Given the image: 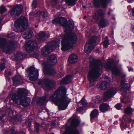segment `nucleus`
Returning a JSON list of instances; mask_svg holds the SVG:
<instances>
[{
	"instance_id": "nucleus-17",
	"label": "nucleus",
	"mask_w": 134,
	"mask_h": 134,
	"mask_svg": "<svg viewBox=\"0 0 134 134\" xmlns=\"http://www.w3.org/2000/svg\"><path fill=\"white\" fill-rule=\"evenodd\" d=\"M125 80L124 79H122L121 82V88L120 91L121 92L126 93L127 90H129V88L128 86V83L125 82Z\"/></svg>"
},
{
	"instance_id": "nucleus-6",
	"label": "nucleus",
	"mask_w": 134,
	"mask_h": 134,
	"mask_svg": "<svg viewBox=\"0 0 134 134\" xmlns=\"http://www.w3.org/2000/svg\"><path fill=\"white\" fill-rule=\"evenodd\" d=\"M28 20L27 18L23 16L19 18L15 22V28L17 32L23 31L28 26Z\"/></svg>"
},
{
	"instance_id": "nucleus-46",
	"label": "nucleus",
	"mask_w": 134,
	"mask_h": 134,
	"mask_svg": "<svg viewBox=\"0 0 134 134\" xmlns=\"http://www.w3.org/2000/svg\"><path fill=\"white\" fill-rule=\"evenodd\" d=\"M24 35H25V36H26V37H27L28 36V32L26 33V32H24L23 34V37L24 38H25L24 36Z\"/></svg>"
},
{
	"instance_id": "nucleus-58",
	"label": "nucleus",
	"mask_w": 134,
	"mask_h": 134,
	"mask_svg": "<svg viewBox=\"0 0 134 134\" xmlns=\"http://www.w3.org/2000/svg\"><path fill=\"white\" fill-rule=\"evenodd\" d=\"M111 12L110 11H109V12L108 13V14L109 15H110V14Z\"/></svg>"
},
{
	"instance_id": "nucleus-1",
	"label": "nucleus",
	"mask_w": 134,
	"mask_h": 134,
	"mask_svg": "<svg viewBox=\"0 0 134 134\" xmlns=\"http://www.w3.org/2000/svg\"><path fill=\"white\" fill-rule=\"evenodd\" d=\"M66 18L60 17L55 19L52 21V23L56 25L58 24L64 25L65 30V32H70L66 33L64 36L62 42L61 49L66 51L72 48L74 44L76 43L77 40L76 35L74 33L71 32L74 28V24L72 23L69 25L66 23Z\"/></svg>"
},
{
	"instance_id": "nucleus-56",
	"label": "nucleus",
	"mask_w": 134,
	"mask_h": 134,
	"mask_svg": "<svg viewBox=\"0 0 134 134\" xmlns=\"http://www.w3.org/2000/svg\"><path fill=\"white\" fill-rule=\"evenodd\" d=\"M132 31L134 32V25L132 26Z\"/></svg>"
},
{
	"instance_id": "nucleus-16",
	"label": "nucleus",
	"mask_w": 134,
	"mask_h": 134,
	"mask_svg": "<svg viewBox=\"0 0 134 134\" xmlns=\"http://www.w3.org/2000/svg\"><path fill=\"white\" fill-rule=\"evenodd\" d=\"M108 0H94V4L96 7L100 6L101 5L103 8L107 7V2Z\"/></svg>"
},
{
	"instance_id": "nucleus-29",
	"label": "nucleus",
	"mask_w": 134,
	"mask_h": 134,
	"mask_svg": "<svg viewBox=\"0 0 134 134\" xmlns=\"http://www.w3.org/2000/svg\"><path fill=\"white\" fill-rule=\"evenodd\" d=\"M109 108V105L105 103L101 104L100 106V110L103 112L107 111Z\"/></svg>"
},
{
	"instance_id": "nucleus-45",
	"label": "nucleus",
	"mask_w": 134,
	"mask_h": 134,
	"mask_svg": "<svg viewBox=\"0 0 134 134\" xmlns=\"http://www.w3.org/2000/svg\"><path fill=\"white\" fill-rule=\"evenodd\" d=\"M32 7L33 8H35L36 5V1L35 0H34L32 3Z\"/></svg>"
},
{
	"instance_id": "nucleus-28",
	"label": "nucleus",
	"mask_w": 134,
	"mask_h": 134,
	"mask_svg": "<svg viewBox=\"0 0 134 134\" xmlns=\"http://www.w3.org/2000/svg\"><path fill=\"white\" fill-rule=\"evenodd\" d=\"M14 59L16 60H21L24 57V55L21 52H18L14 55Z\"/></svg>"
},
{
	"instance_id": "nucleus-30",
	"label": "nucleus",
	"mask_w": 134,
	"mask_h": 134,
	"mask_svg": "<svg viewBox=\"0 0 134 134\" xmlns=\"http://www.w3.org/2000/svg\"><path fill=\"white\" fill-rule=\"evenodd\" d=\"M69 62L71 63H74L76 62L77 60V57L75 54L71 55L69 58Z\"/></svg>"
},
{
	"instance_id": "nucleus-50",
	"label": "nucleus",
	"mask_w": 134,
	"mask_h": 134,
	"mask_svg": "<svg viewBox=\"0 0 134 134\" xmlns=\"http://www.w3.org/2000/svg\"><path fill=\"white\" fill-rule=\"evenodd\" d=\"M128 122H132L133 121L132 120V119H128Z\"/></svg>"
},
{
	"instance_id": "nucleus-12",
	"label": "nucleus",
	"mask_w": 134,
	"mask_h": 134,
	"mask_svg": "<svg viewBox=\"0 0 134 134\" xmlns=\"http://www.w3.org/2000/svg\"><path fill=\"white\" fill-rule=\"evenodd\" d=\"M25 45L26 51L29 53L37 49L38 47L36 41L32 40H30L26 42Z\"/></svg>"
},
{
	"instance_id": "nucleus-31",
	"label": "nucleus",
	"mask_w": 134,
	"mask_h": 134,
	"mask_svg": "<svg viewBox=\"0 0 134 134\" xmlns=\"http://www.w3.org/2000/svg\"><path fill=\"white\" fill-rule=\"evenodd\" d=\"M66 3L69 6H73L75 4V0H65Z\"/></svg>"
},
{
	"instance_id": "nucleus-3",
	"label": "nucleus",
	"mask_w": 134,
	"mask_h": 134,
	"mask_svg": "<svg viewBox=\"0 0 134 134\" xmlns=\"http://www.w3.org/2000/svg\"><path fill=\"white\" fill-rule=\"evenodd\" d=\"M18 95L13 94L11 97L12 100L18 104H21L25 107L28 106V103L26 100L27 91L23 88H19L17 91Z\"/></svg>"
},
{
	"instance_id": "nucleus-61",
	"label": "nucleus",
	"mask_w": 134,
	"mask_h": 134,
	"mask_svg": "<svg viewBox=\"0 0 134 134\" xmlns=\"http://www.w3.org/2000/svg\"><path fill=\"white\" fill-rule=\"evenodd\" d=\"M6 73V72H5V74Z\"/></svg>"
},
{
	"instance_id": "nucleus-60",
	"label": "nucleus",
	"mask_w": 134,
	"mask_h": 134,
	"mask_svg": "<svg viewBox=\"0 0 134 134\" xmlns=\"http://www.w3.org/2000/svg\"><path fill=\"white\" fill-rule=\"evenodd\" d=\"M84 18H86V16H85L84 17Z\"/></svg>"
},
{
	"instance_id": "nucleus-32",
	"label": "nucleus",
	"mask_w": 134,
	"mask_h": 134,
	"mask_svg": "<svg viewBox=\"0 0 134 134\" xmlns=\"http://www.w3.org/2000/svg\"><path fill=\"white\" fill-rule=\"evenodd\" d=\"M103 44L104 47L105 48H107L109 44V40H108L107 37H105V39L104 40Z\"/></svg>"
},
{
	"instance_id": "nucleus-44",
	"label": "nucleus",
	"mask_w": 134,
	"mask_h": 134,
	"mask_svg": "<svg viewBox=\"0 0 134 134\" xmlns=\"http://www.w3.org/2000/svg\"><path fill=\"white\" fill-rule=\"evenodd\" d=\"M115 108L118 109H120L121 107V104H117L115 106Z\"/></svg>"
},
{
	"instance_id": "nucleus-59",
	"label": "nucleus",
	"mask_w": 134,
	"mask_h": 134,
	"mask_svg": "<svg viewBox=\"0 0 134 134\" xmlns=\"http://www.w3.org/2000/svg\"><path fill=\"white\" fill-rule=\"evenodd\" d=\"M37 25H36V26H35V28H37Z\"/></svg>"
},
{
	"instance_id": "nucleus-39",
	"label": "nucleus",
	"mask_w": 134,
	"mask_h": 134,
	"mask_svg": "<svg viewBox=\"0 0 134 134\" xmlns=\"http://www.w3.org/2000/svg\"><path fill=\"white\" fill-rule=\"evenodd\" d=\"M97 38L96 36H93V47L95 46L96 45V41L97 40Z\"/></svg>"
},
{
	"instance_id": "nucleus-25",
	"label": "nucleus",
	"mask_w": 134,
	"mask_h": 134,
	"mask_svg": "<svg viewBox=\"0 0 134 134\" xmlns=\"http://www.w3.org/2000/svg\"><path fill=\"white\" fill-rule=\"evenodd\" d=\"M109 24L108 21L106 19L102 18L99 23V25L102 27L104 28L107 26Z\"/></svg>"
},
{
	"instance_id": "nucleus-52",
	"label": "nucleus",
	"mask_w": 134,
	"mask_h": 134,
	"mask_svg": "<svg viewBox=\"0 0 134 134\" xmlns=\"http://www.w3.org/2000/svg\"><path fill=\"white\" fill-rule=\"evenodd\" d=\"M90 116L91 118V119L92 118V111L91 113Z\"/></svg>"
},
{
	"instance_id": "nucleus-41",
	"label": "nucleus",
	"mask_w": 134,
	"mask_h": 134,
	"mask_svg": "<svg viewBox=\"0 0 134 134\" xmlns=\"http://www.w3.org/2000/svg\"><path fill=\"white\" fill-rule=\"evenodd\" d=\"M5 64L4 63L1 64L0 65V71L3 70L5 68Z\"/></svg>"
},
{
	"instance_id": "nucleus-23",
	"label": "nucleus",
	"mask_w": 134,
	"mask_h": 134,
	"mask_svg": "<svg viewBox=\"0 0 134 134\" xmlns=\"http://www.w3.org/2000/svg\"><path fill=\"white\" fill-rule=\"evenodd\" d=\"M97 87L101 90H105L109 87V83L106 81H102L97 84Z\"/></svg>"
},
{
	"instance_id": "nucleus-53",
	"label": "nucleus",
	"mask_w": 134,
	"mask_h": 134,
	"mask_svg": "<svg viewBox=\"0 0 134 134\" xmlns=\"http://www.w3.org/2000/svg\"><path fill=\"white\" fill-rule=\"evenodd\" d=\"M1 19H2L1 17L0 16V26H1Z\"/></svg>"
},
{
	"instance_id": "nucleus-55",
	"label": "nucleus",
	"mask_w": 134,
	"mask_h": 134,
	"mask_svg": "<svg viewBox=\"0 0 134 134\" xmlns=\"http://www.w3.org/2000/svg\"><path fill=\"white\" fill-rule=\"evenodd\" d=\"M132 13L134 15V9H133L132 11Z\"/></svg>"
},
{
	"instance_id": "nucleus-9",
	"label": "nucleus",
	"mask_w": 134,
	"mask_h": 134,
	"mask_svg": "<svg viewBox=\"0 0 134 134\" xmlns=\"http://www.w3.org/2000/svg\"><path fill=\"white\" fill-rule=\"evenodd\" d=\"M113 63V61L112 59H109L104 64V67L106 69L111 70L114 75L118 76L120 74V70Z\"/></svg>"
},
{
	"instance_id": "nucleus-27",
	"label": "nucleus",
	"mask_w": 134,
	"mask_h": 134,
	"mask_svg": "<svg viewBox=\"0 0 134 134\" xmlns=\"http://www.w3.org/2000/svg\"><path fill=\"white\" fill-rule=\"evenodd\" d=\"M72 79V77L71 75L67 76L63 78L61 81L62 84H66L70 82Z\"/></svg>"
},
{
	"instance_id": "nucleus-49",
	"label": "nucleus",
	"mask_w": 134,
	"mask_h": 134,
	"mask_svg": "<svg viewBox=\"0 0 134 134\" xmlns=\"http://www.w3.org/2000/svg\"><path fill=\"white\" fill-rule=\"evenodd\" d=\"M57 2V1L56 0H54L52 2V4H54L56 3Z\"/></svg>"
},
{
	"instance_id": "nucleus-48",
	"label": "nucleus",
	"mask_w": 134,
	"mask_h": 134,
	"mask_svg": "<svg viewBox=\"0 0 134 134\" xmlns=\"http://www.w3.org/2000/svg\"><path fill=\"white\" fill-rule=\"evenodd\" d=\"M63 75V73H61L60 74L58 75V76L59 77H61Z\"/></svg>"
},
{
	"instance_id": "nucleus-43",
	"label": "nucleus",
	"mask_w": 134,
	"mask_h": 134,
	"mask_svg": "<svg viewBox=\"0 0 134 134\" xmlns=\"http://www.w3.org/2000/svg\"><path fill=\"white\" fill-rule=\"evenodd\" d=\"M100 99L99 98H98L97 97L95 98L93 101L94 102L99 103L100 102Z\"/></svg>"
},
{
	"instance_id": "nucleus-37",
	"label": "nucleus",
	"mask_w": 134,
	"mask_h": 134,
	"mask_svg": "<svg viewBox=\"0 0 134 134\" xmlns=\"http://www.w3.org/2000/svg\"><path fill=\"white\" fill-rule=\"evenodd\" d=\"M98 110L95 109L93 110V118H95L98 115Z\"/></svg>"
},
{
	"instance_id": "nucleus-51",
	"label": "nucleus",
	"mask_w": 134,
	"mask_h": 134,
	"mask_svg": "<svg viewBox=\"0 0 134 134\" xmlns=\"http://www.w3.org/2000/svg\"><path fill=\"white\" fill-rule=\"evenodd\" d=\"M125 100V98H124L123 99H121V102L123 103H126V102L125 101H124Z\"/></svg>"
},
{
	"instance_id": "nucleus-47",
	"label": "nucleus",
	"mask_w": 134,
	"mask_h": 134,
	"mask_svg": "<svg viewBox=\"0 0 134 134\" xmlns=\"http://www.w3.org/2000/svg\"><path fill=\"white\" fill-rule=\"evenodd\" d=\"M126 124H124L122 122L121 125V127H123L124 128H125V127L124 126H126Z\"/></svg>"
},
{
	"instance_id": "nucleus-40",
	"label": "nucleus",
	"mask_w": 134,
	"mask_h": 134,
	"mask_svg": "<svg viewBox=\"0 0 134 134\" xmlns=\"http://www.w3.org/2000/svg\"><path fill=\"white\" fill-rule=\"evenodd\" d=\"M35 126L37 132H38L39 131L40 127L39 124L37 122H35Z\"/></svg>"
},
{
	"instance_id": "nucleus-14",
	"label": "nucleus",
	"mask_w": 134,
	"mask_h": 134,
	"mask_svg": "<svg viewBox=\"0 0 134 134\" xmlns=\"http://www.w3.org/2000/svg\"><path fill=\"white\" fill-rule=\"evenodd\" d=\"M117 90L116 88H112L109 89L103 94V100L106 101L110 98L112 97L116 94Z\"/></svg>"
},
{
	"instance_id": "nucleus-38",
	"label": "nucleus",
	"mask_w": 134,
	"mask_h": 134,
	"mask_svg": "<svg viewBox=\"0 0 134 134\" xmlns=\"http://www.w3.org/2000/svg\"><path fill=\"white\" fill-rule=\"evenodd\" d=\"M81 104L83 105H85L87 104L86 100L83 97L80 101Z\"/></svg>"
},
{
	"instance_id": "nucleus-22",
	"label": "nucleus",
	"mask_w": 134,
	"mask_h": 134,
	"mask_svg": "<svg viewBox=\"0 0 134 134\" xmlns=\"http://www.w3.org/2000/svg\"><path fill=\"white\" fill-rule=\"evenodd\" d=\"M92 41L90 40L86 44L84 47V51L86 53H91L92 51Z\"/></svg>"
},
{
	"instance_id": "nucleus-26",
	"label": "nucleus",
	"mask_w": 134,
	"mask_h": 134,
	"mask_svg": "<svg viewBox=\"0 0 134 134\" xmlns=\"http://www.w3.org/2000/svg\"><path fill=\"white\" fill-rule=\"evenodd\" d=\"M105 15V13L103 10H98L95 14L96 17L95 19L98 20Z\"/></svg>"
},
{
	"instance_id": "nucleus-19",
	"label": "nucleus",
	"mask_w": 134,
	"mask_h": 134,
	"mask_svg": "<svg viewBox=\"0 0 134 134\" xmlns=\"http://www.w3.org/2000/svg\"><path fill=\"white\" fill-rule=\"evenodd\" d=\"M8 111H9V112H12V109L10 108L7 109L6 106H5L0 109V121L3 118V116L1 115H2L3 116L5 115Z\"/></svg>"
},
{
	"instance_id": "nucleus-10",
	"label": "nucleus",
	"mask_w": 134,
	"mask_h": 134,
	"mask_svg": "<svg viewBox=\"0 0 134 134\" xmlns=\"http://www.w3.org/2000/svg\"><path fill=\"white\" fill-rule=\"evenodd\" d=\"M39 85H41L46 91H48L53 88L55 85V82L48 79H44L39 81Z\"/></svg>"
},
{
	"instance_id": "nucleus-13",
	"label": "nucleus",
	"mask_w": 134,
	"mask_h": 134,
	"mask_svg": "<svg viewBox=\"0 0 134 134\" xmlns=\"http://www.w3.org/2000/svg\"><path fill=\"white\" fill-rule=\"evenodd\" d=\"M80 122V121H72L70 127L72 130H68L66 129L63 134H79L77 130L74 129L79 125Z\"/></svg>"
},
{
	"instance_id": "nucleus-57",
	"label": "nucleus",
	"mask_w": 134,
	"mask_h": 134,
	"mask_svg": "<svg viewBox=\"0 0 134 134\" xmlns=\"http://www.w3.org/2000/svg\"><path fill=\"white\" fill-rule=\"evenodd\" d=\"M95 51L96 52V53H99V51L98 49L96 50Z\"/></svg>"
},
{
	"instance_id": "nucleus-36",
	"label": "nucleus",
	"mask_w": 134,
	"mask_h": 134,
	"mask_svg": "<svg viewBox=\"0 0 134 134\" xmlns=\"http://www.w3.org/2000/svg\"><path fill=\"white\" fill-rule=\"evenodd\" d=\"M7 11L6 8L3 5L0 7V13L3 14Z\"/></svg>"
},
{
	"instance_id": "nucleus-54",
	"label": "nucleus",
	"mask_w": 134,
	"mask_h": 134,
	"mask_svg": "<svg viewBox=\"0 0 134 134\" xmlns=\"http://www.w3.org/2000/svg\"><path fill=\"white\" fill-rule=\"evenodd\" d=\"M126 75H122V77L124 78H125L126 77Z\"/></svg>"
},
{
	"instance_id": "nucleus-35",
	"label": "nucleus",
	"mask_w": 134,
	"mask_h": 134,
	"mask_svg": "<svg viewBox=\"0 0 134 134\" xmlns=\"http://www.w3.org/2000/svg\"><path fill=\"white\" fill-rule=\"evenodd\" d=\"M48 99L46 97H43L41 98L39 100V102L43 104Z\"/></svg>"
},
{
	"instance_id": "nucleus-34",
	"label": "nucleus",
	"mask_w": 134,
	"mask_h": 134,
	"mask_svg": "<svg viewBox=\"0 0 134 134\" xmlns=\"http://www.w3.org/2000/svg\"><path fill=\"white\" fill-rule=\"evenodd\" d=\"M25 35H24V36L25 39H28L30 38H31L33 36V33L31 31H30L28 32V36L26 37L25 36Z\"/></svg>"
},
{
	"instance_id": "nucleus-18",
	"label": "nucleus",
	"mask_w": 134,
	"mask_h": 134,
	"mask_svg": "<svg viewBox=\"0 0 134 134\" xmlns=\"http://www.w3.org/2000/svg\"><path fill=\"white\" fill-rule=\"evenodd\" d=\"M14 84L15 86L20 85L23 83V80L21 77L19 75H17L13 78Z\"/></svg>"
},
{
	"instance_id": "nucleus-15",
	"label": "nucleus",
	"mask_w": 134,
	"mask_h": 134,
	"mask_svg": "<svg viewBox=\"0 0 134 134\" xmlns=\"http://www.w3.org/2000/svg\"><path fill=\"white\" fill-rule=\"evenodd\" d=\"M23 9V7L22 5H17L10 10V13L12 15H18L21 13Z\"/></svg>"
},
{
	"instance_id": "nucleus-24",
	"label": "nucleus",
	"mask_w": 134,
	"mask_h": 134,
	"mask_svg": "<svg viewBox=\"0 0 134 134\" xmlns=\"http://www.w3.org/2000/svg\"><path fill=\"white\" fill-rule=\"evenodd\" d=\"M36 14L38 15L39 21H44L47 16V13L43 12H38Z\"/></svg>"
},
{
	"instance_id": "nucleus-20",
	"label": "nucleus",
	"mask_w": 134,
	"mask_h": 134,
	"mask_svg": "<svg viewBox=\"0 0 134 134\" xmlns=\"http://www.w3.org/2000/svg\"><path fill=\"white\" fill-rule=\"evenodd\" d=\"M90 66L89 71L88 74V78L90 83L92 82V58L91 57L89 59Z\"/></svg>"
},
{
	"instance_id": "nucleus-2",
	"label": "nucleus",
	"mask_w": 134,
	"mask_h": 134,
	"mask_svg": "<svg viewBox=\"0 0 134 134\" xmlns=\"http://www.w3.org/2000/svg\"><path fill=\"white\" fill-rule=\"evenodd\" d=\"M66 93L65 87H60L50 98L51 101L58 105L59 109L60 110L66 109L71 101V99L67 97Z\"/></svg>"
},
{
	"instance_id": "nucleus-11",
	"label": "nucleus",
	"mask_w": 134,
	"mask_h": 134,
	"mask_svg": "<svg viewBox=\"0 0 134 134\" xmlns=\"http://www.w3.org/2000/svg\"><path fill=\"white\" fill-rule=\"evenodd\" d=\"M26 71L29 73L28 76L30 80L34 81L38 79L39 70L37 69H35L34 67H31Z\"/></svg>"
},
{
	"instance_id": "nucleus-7",
	"label": "nucleus",
	"mask_w": 134,
	"mask_h": 134,
	"mask_svg": "<svg viewBox=\"0 0 134 134\" xmlns=\"http://www.w3.org/2000/svg\"><path fill=\"white\" fill-rule=\"evenodd\" d=\"M60 41H53L49 42L48 45L45 46L42 49L41 53L43 56H46L49 54L53 50L59 46Z\"/></svg>"
},
{
	"instance_id": "nucleus-5",
	"label": "nucleus",
	"mask_w": 134,
	"mask_h": 134,
	"mask_svg": "<svg viewBox=\"0 0 134 134\" xmlns=\"http://www.w3.org/2000/svg\"><path fill=\"white\" fill-rule=\"evenodd\" d=\"M15 44V43L13 41H10L7 42L6 39L4 38H0V48L6 53H11Z\"/></svg>"
},
{
	"instance_id": "nucleus-4",
	"label": "nucleus",
	"mask_w": 134,
	"mask_h": 134,
	"mask_svg": "<svg viewBox=\"0 0 134 134\" xmlns=\"http://www.w3.org/2000/svg\"><path fill=\"white\" fill-rule=\"evenodd\" d=\"M57 62V58L54 55H51L47 58V63L44 62L42 64L45 72L49 75L54 74L55 72L54 69L50 68V67L55 65Z\"/></svg>"
},
{
	"instance_id": "nucleus-8",
	"label": "nucleus",
	"mask_w": 134,
	"mask_h": 134,
	"mask_svg": "<svg viewBox=\"0 0 134 134\" xmlns=\"http://www.w3.org/2000/svg\"><path fill=\"white\" fill-rule=\"evenodd\" d=\"M94 62L93 60V63ZM102 66L103 64L101 61H97L96 62L93 68V82L97 81V79L100 76V70L102 68Z\"/></svg>"
},
{
	"instance_id": "nucleus-33",
	"label": "nucleus",
	"mask_w": 134,
	"mask_h": 134,
	"mask_svg": "<svg viewBox=\"0 0 134 134\" xmlns=\"http://www.w3.org/2000/svg\"><path fill=\"white\" fill-rule=\"evenodd\" d=\"M125 111L126 114H129L131 113L132 110L131 107H127L125 109Z\"/></svg>"
},
{
	"instance_id": "nucleus-42",
	"label": "nucleus",
	"mask_w": 134,
	"mask_h": 134,
	"mask_svg": "<svg viewBox=\"0 0 134 134\" xmlns=\"http://www.w3.org/2000/svg\"><path fill=\"white\" fill-rule=\"evenodd\" d=\"M14 34L13 32H12L10 34H8L7 35V37L9 38L13 37H14Z\"/></svg>"
},
{
	"instance_id": "nucleus-21",
	"label": "nucleus",
	"mask_w": 134,
	"mask_h": 134,
	"mask_svg": "<svg viewBox=\"0 0 134 134\" xmlns=\"http://www.w3.org/2000/svg\"><path fill=\"white\" fill-rule=\"evenodd\" d=\"M49 36H47L44 32L41 31L37 36V38L41 42H43Z\"/></svg>"
}]
</instances>
